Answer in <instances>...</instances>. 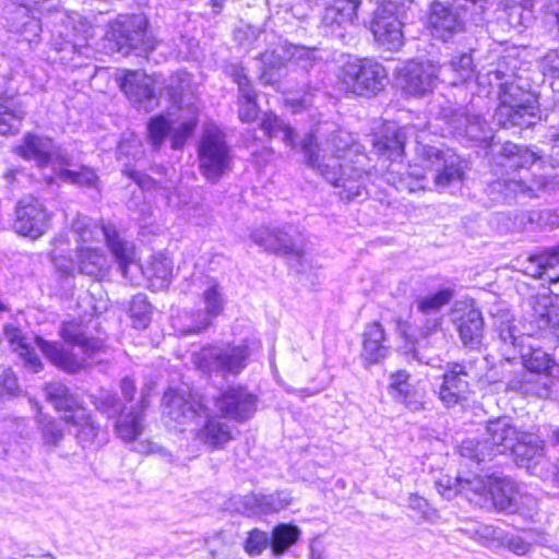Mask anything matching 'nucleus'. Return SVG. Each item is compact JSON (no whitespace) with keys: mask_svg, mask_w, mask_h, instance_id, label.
<instances>
[{"mask_svg":"<svg viewBox=\"0 0 559 559\" xmlns=\"http://www.w3.org/2000/svg\"><path fill=\"white\" fill-rule=\"evenodd\" d=\"M305 163L332 186L340 188L342 200L352 201L362 194L368 176V157L350 134L336 131L318 142L313 134H306L300 143Z\"/></svg>","mask_w":559,"mask_h":559,"instance_id":"1","label":"nucleus"},{"mask_svg":"<svg viewBox=\"0 0 559 559\" xmlns=\"http://www.w3.org/2000/svg\"><path fill=\"white\" fill-rule=\"evenodd\" d=\"M515 74L507 70V62L500 61L493 70L478 74L479 84L487 83L498 90L499 105L495 112L497 123L503 128L531 127L537 118L538 105L534 95L514 83Z\"/></svg>","mask_w":559,"mask_h":559,"instance_id":"2","label":"nucleus"},{"mask_svg":"<svg viewBox=\"0 0 559 559\" xmlns=\"http://www.w3.org/2000/svg\"><path fill=\"white\" fill-rule=\"evenodd\" d=\"M163 414L179 426L193 425L190 428L197 439L211 447L226 443L231 431L226 423L210 418V412L202 399L197 394L180 393L168 390L163 397Z\"/></svg>","mask_w":559,"mask_h":559,"instance_id":"3","label":"nucleus"},{"mask_svg":"<svg viewBox=\"0 0 559 559\" xmlns=\"http://www.w3.org/2000/svg\"><path fill=\"white\" fill-rule=\"evenodd\" d=\"M500 165L506 169L502 177L489 185L491 192L504 198L518 194L537 197L539 191L548 189L550 181L543 175L530 174L532 166L540 158L536 153L512 142H506L499 152Z\"/></svg>","mask_w":559,"mask_h":559,"instance_id":"4","label":"nucleus"},{"mask_svg":"<svg viewBox=\"0 0 559 559\" xmlns=\"http://www.w3.org/2000/svg\"><path fill=\"white\" fill-rule=\"evenodd\" d=\"M60 336L66 343L76 346L79 353L66 349L58 342H49L40 336L35 338L36 346L44 356L57 368L75 373L86 368L91 360L103 350V342L98 338L90 337L86 326L78 321H68L61 325Z\"/></svg>","mask_w":559,"mask_h":559,"instance_id":"5","label":"nucleus"},{"mask_svg":"<svg viewBox=\"0 0 559 559\" xmlns=\"http://www.w3.org/2000/svg\"><path fill=\"white\" fill-rule=\"evenodd\" d=\"M523 432L518 430L511 419L498 417L487 423L484 439L464 440L459 447V453L462 459L479 465L491 461L497 455L511 452L522 438Z\"/></svg>","mask_w":559,"mask_h":559,"instance_id":"6","label":"nucleus"},{"mask_svg":"<svg viewBox=\"0 0 559 559\" xmlns=\"http://www.w3.org/2000/svg\"><path fill=\"white\" fill-rule=\"evenodd\" d=\"M340 90L356 96H373L388 82L385 68L371 59L346 62L337 74Z\"/></svg>","mask_w":559,"mask_h":559,"instance_id":"7","label":"nucleus"},{"mask_svg":"<svg viewBox=\"0 0 559 559\" xmlns=\"http://www.w3.org/2000/svg\"><path fill=\"white\" fill-rule=\"evenodd\" d=\"M13 152L26 162H33L38 168L50 167L52 173L59 166H71L69 153L57 146L51 138L27 132Z\"/></svg>","mask_w":559,"mask_h":559,"instance_id":"8","label":"nucleus"},{"mask_svg":"<svg viewBox=\"0 0 559 559\" xmlns=\"http://www.w3.org/2000/svg\"><path fill=\"white\" fill-rule=\"evenodd\" d=\"M417 154L424 165L435 169L433 185L439 192L451 188H459L465 179L463 160L450 151L435 146L421 145Z\"/></svg>","mask_w":559,"mask_h":559,"instance_id":"9","label":"nucleus"},{"mask_svg":"<svg viewBox=\"0 0 559 559\" xmlns=\"http://www.w3.org/2000/svg\"><path fill=\"white\" fill-rule=\"evenodd\" d=\"M200 168L212 180L223 176L230 167L231 156L224 134L215 127L207 128L199 148Z\"/></svg>","mask_w":559,"mask_h":559,"instance_id":"10","label":"nucleus"},{"mask_svg":"<svg viewBox=\"0 0 559 559\" xmlns=\"http://www.w3.org/2000/svg\"><path fill=\"white\" fill-rule=\"evenodd\" d=\"M111 37L118 46V50L129 53L131 50L148 52L155 48L156 41L147 33V21L143 15H132L112 25Z\"/></svg>","mask_w":559,"mask_h":559,"instance_id":"11","label":"nucleus"},{"mask_svg":"<svg viewBox=\"0 0 559 559\" xmlns=\"http://www.w3.org/2000/svg\"><path fill=\"white\" fill-rule=\"evenodd\" d=\"M50 214L33 195L22 198L15 206L13 228L22 236L37 239L49 228Z\"/></svg>","mask_w":559,"mask_h":559,"instance_id":"12","label":"nucleus"},{"mask_svg":"<svg viewBox=\"0 0 559 559\" xmlns=\"http://www.w3.org/2000/svg\"><path fill=\"white\" fill-rule=\"evenodd\" d=\"M391 3L378 7L370 29L379 47L388 51H399L404 45L403 22Z\"/></svg>","mask_w":559,"mask_h":559,"instance_id":"13","label":"nucleus"},{"mask_svg":"<svg viewBox=\"0 0 559 559\" xmlns=\"http://www.w3.org/2000/svg\"><path fill=\"white\" fill-rule=\"evenodd\" d=\"M489 479V495L497 510L513 513L522 509L533 510L536 507V499L530 493L522 492L510 477L493 475Z\"/></svg>","mask_w":559,"mask_h":559,"instance_id":"14","label":"nucleus"},{"mask_svg":"<svg viewBox=\"0 0 559 559\" xmlns=\"http://www.w3.org/2000/svg\"><path fill=\"white\" fill-rule=\"evenodd\" d=\"M440 115L457 136L483 143L493 139L490 127L480 115L468 114L464 108L451 106L442 107Z\"/></svg>","mask_w":559,"mask_h":559,"instance_id":"15","label":"nucleus"},{"mask_svg":"<svg viewBox=\"0 0 559 559\" xmlns=\"http://www.w3.org/2000/svg\"><path fill=\"white\" fill-rule=\"evenodd\" d=\"M438 80H440L438 64L432 61H408L397 76L403 91L413 96L431 92Z\"/></svg>","mask_w":559,"mask_h":559,"instance_id":"16","label":"nucleus"},{"mask_svg":"<svg viewBox=\"0 0 559 559\" xmlns=\"http://www.w3.org/2000/svg\"><path fill=\"white\" fill-rule=\"evenodd\" d=\"M531 307L528 334L559 340V308L552 305L550 295L537 294L528 300Z\"/></svg>","mask_w":559,"mask_h":559,"instance_id":"17","label":"nucleus"},{"mask_svg":"<svg viewBox=\"0 0 559 559\" xmlns=\"http://www.w3.org/2000/svg\"><path fill=\"white\" fill-rule=\"evenodd\" d=\"M427 27L433 38L445 43L461 34L465 23L456 8L436 1L431 3Z\"/></svg>","mask_w":559,"mask_h":559,"instance_id":"18","label":"nucleus"},{"mask_svg":"<svg viewBox=\"0 0 559 559\" xmlns=\"http://www.w3.org/2000/svg\"><path fill=\"white\" fill-rule=\"evenodd\" d=\"M361 0H331L323 7L321 23L330 29L331 35L345 38L349 27L358 20V9Z\"/></svg>","mask_w":559,"mask_h":559,"instance_id":"19","label":"nucleus"},{"mask_svg":"<svg viewBox=\"0 0 559 559\" xmlns=\"http://www.w3.org/2000/svg\"><path fill=\"white\" fill-rule=\"evenodd\" d=\"M474 379L472 366L453 364L443 374V381L439 388V397L447 407L461 404L466 401L469 390V381Z\"/></svg>","mask_w":559,"mask_h":559,"instance_id":"20","label":"nucleus"},{"mask_svg":"<svg viewBox=\"0 0 559 559\" xmlns=\"http://www.w3.org/2000/svg\"><path fill=\"white\" fill-rule=\"evenodd\" d=\"M191 285L195 293H201L205 306V314L202 320L193 329L200 332L211 324V320L222 313L224 309L225 298L218 282L203 273H194L191 276Z\"/></svg>","mask_w":559,"mask_h":559,"instance_id":"21","label":"nucleus"},{"mask_svg":"<svg viewBox=\"0 0 559 559\" xmlns=\"http://www.w3.org/2000/svg\"><path fill=\"white\" fill-rule=\"evenodd\" d=\"M120 88L139 110L150 111L157 105L154 82L141 71H127L120 80Z\"/></svg>","mask_w":559,"mask_h":559,"instance_id":"22","label":"nucleus"},{"mask_svg":"<svg viewBox=\"0 0 559 559\" xmlns=\"http://www.w3.org/2000/svg\"><path fill=\"white\" fill-rule=\"evenodd\" d=\"M245 355L241 349L223 353L221 349H202L194 358L195 366L204 372H215L223 377L239 374Z\"/></svg>","mask_w":559,"mask_h":559,"instance_id":"23","label":"nucleus"},{"mask_svg":"<svg viewBox=\"0 0 559 559\" xmlns=\"http://www.w3.org/2000/svg\"><path fill=\"white\" fill-rule=\"evenodd\" d=\"M496 330L502 345L506 347L504 355L506 359L509 361L514 359L515 356H510L508 349H513L514 353L522 352V349H524L525 337L534 335L528 334L527 329L522 331L520 329V322L510 313H502L497 318Z\"/></svg>","mask_w":559,"mask_h":559,"instance_id":"24","label":"nucleus"},{"mask_svg":"<svg viewBox=\"0 0 559 559\" xmlns=\"http://www.w3.org/2000/svg\"><path fill=\"white\" fill-rule=\"evenodd\" d=\"M518 466L535 473L537 466L544 461V448L538 437L523 432L518 444L510 452Z\"/></svg>","mask_w":559,"mask_h":559,"instance_id":"25","label":"nucleus"},{"mask_svg":"<svg viewBox=\"0 0 559 559\" xmlns=\"http://www.w3.org/2000/svg\"><path fill=\"white\" fill-rule=\"evenodd\" d=\"M102 233L106 239L107 246L116 259L119 269L124 277L128 276L129 267L135 264L134 246L118 235L115 226L104 224Z\"/></svg>","mask_w":559,"mask_h":559,"instance_id":"26","label":"nucleus"},{"mask_svg":"<svg viewBox=\"0 0 559 559\" xmlns=\"http://www.w3.org/2000/svg\"><path fill=\"white\" fill-rule=\"evenodd\" d=\"M409 377L406 370L391 373L389 392L395 401L404 404L412 412H417L423 409L424 404L418 391L409 383Z\"/></svg>","mask_w":559,"mask_h":559,"instance_id":"27","label":"nucleus"},{"mask_svg":"<svg viewBox=\"0 0 559 559\" xmlns=\"http://www.w3.org/2000/svg\"><path fill=\"white\" fill-rule=\"evenodd\" d=\"M148 404L147 397L142 395L139 405L136 407L132 406L129 413L122 414L116 421L115 429L120 439L130 442L136 440L143 433L144 409Z\"/></svg>","mask_w":559,"mask_h":559,"instance_id":"28","label":"nucleus"},{"mask_svg":"<svg viewBox=\"0 0 559 559\" xmlns=\"http://www.w3.org/2000/svg\"><path fill=\"white\" fill-rule=\"evenodd\" d=\"M440 81L455 86L465 83L474 75L473 58L469 53L453 57L450 62L438 64Z\"/></svg>","mask_w":559,"mask_h":559,"instance_id":"29","label":"nucleus"},{"mask_svg":"<svg viewBox=\"0 0 559 559\" xmlns=\"http://www.w3.org/2000/svg\"><path fill=\"white\" fill-rule=\"evenodd\" d=\"M388 354L385 332L379 322L366 326L362 335V357L370 364L379 362Z\"/></svg>","mask_w":559,"mask_h":559,"instance_id":"30","label":"nucleus"},{"mask_svg":"<svg viewBox=\"0 0 559 559\" xmlns=\"http://www.w3.org/2000/svg\"><path fill=\"white\" fill-rule=\"evenodd\" d=\"M292 498L285 490L270 495L252 492L247 495V513L262 514L278 512L289 506Z\"/></svg>","mask_w":559,"mask_h":559,"instance_id":"31","label":"nucleus"},{"mask_svg":"<svg viewBox=\"0 0 559 559\" xmlns=\"http://www.w3.org/2000/svg\"><path fill=\"white\" fill-rule=\"evenodd\" d=\"M46 400L63 416L76 413L83 406L81 401L62 382H49L44 386Z\"/></svg>","mask_w":559,"mask_h":559,"instance_id":"32","label":"nucleus"},{"mask_svg":"<svg viewBox=\"0 0 559 559\" xmlns=\"http://www.w3.org/2000/svg\"><path fill=\"white\" fill-rule=\"evenodd\" d=\"M457 330L465 346H477L483 337L484 320L477 309H468L457 319Z\"/></svg>","mask_w":559,"mask_h":559,"instance_id":"33","label":"nucleus"},{"mask_svg":"<svg viewBox=\"0 0 559 559\" xmlns=\"http://www.w3.org/2000/svg\"><path fill=\"white\" fill-rule=\"evenodd\" d=\"M69 166H59L56 168L55 175L46 176L45 181L48 185L56 180L73 183L86 188H97L98 177L96 173L88 167H80L79 170L68 169Z\"/></svg>","mask_w":559,"mask_h":559,"instance_id":"34","label":"nucleus"},{"mask_svg":"<svg viewBox=\"0 0 559 559\" xmlns=\"http://www.w3.org/2000/svg\"><path fill=\"white\" fill-rule=\"evenodd\" d=\"M76 264L81 273L96 277L107 270V258L99 249L80 246Z\"/></svg>","mask_w":559,"mask_h":559,"instance_id":"35","label":"nucleus"},{"mask_svg":"<svg viewBox=\"0 0 559 559\" xmlns=\"http://www.w3.org/2000/svg\"><path fill=\"white\" fill-rule=\"evenodd\" d=\"M493 475H480L468 473L461 476L462 495H464L471 502L480 503L486 500L489 495V478Z\"/></svg>","mask_w":559,"mask_h":559,"instance_id":"36","label":"nucleus"},{"mask_svg":"<svg viewBox=\"0 0 559 559\" xmlns=\"http://www.w3.org/2000/svg\"><path fill=\"white\" fill-rule=\"evenodd\" d=\"M63 420L78 428L76 437L82 443H93L98 436L99 426L92 420L84 407L74 414L63 416Z\"/></svg>","mask_w":559,"mask_h":559,"instance_id":"37","label":"nucleus"},{"mask_svg":"<svg viewBox=\"0 0 559 559\" xmlns=\"http://www.w3.org/2000/svg\"><path fill=\"white\" fill-rule=\"evenodd\" d=\"M285 56L281 57L275 51H265L261 53V74L260 80L265 85L278 83L286 70Z\"/></svg>","mask_w":559,"mask_h":559,"instance_id":"38","label":"nucleus"},{"mask_svg":"<svg viewBox=\"0 0 559 559\" xmlns=\"http://www.w3.org/2000/svg\"><path fill=\"white\" fill-rule=\"evenodd\" d=\"M144 274L151 282V286L155 289H163L168 286L171 274V261L162 254L153 257L150 265L145 269Z\"/></svg>","mask_w":559,"mask_h":559,"instance_id":"39","label":"nucleus"},{"mask_svg":"<svg viewBox=\"0 0 559 559\" xmlns=\"http://www.w3.org/2000/svg\"><path fill=\"white\" fill-rule=\"evenodd\" d=\"M299 527L290 524H280L274 527L271 538L272 552L275 556L285 554L300 537Z\"/></svg>","mask_w":559,"mask_h":559,"instance_id":"40","label":"nucleus"},{"mask_svg":"<svg viewBox=\"0 0 559 559\" xmlns=\"http://www.w3.org/2000/svg\"><path fill=\"white\" fill-rule=\"evenodd\" d=\"M245 394L242 388H230L222 393V395L215 399V406L225 416L230 418H237L241 416L243 408Z\"/></svg>","mask_w":559,"mask_h":559,"instance_id":"41","label":"nucleus"},{"mask_svg":"<svg viewBox=\"0 0 559 559\" xmlns=\"http://www.w3.org/2000/svg\"><path fill=\"white\" fill-rule=\"evenodd\" d=\"M404 145L405 134L397 128H388L384 135L377 136L373 141V146L380 153H388L392 159L402 156L404 152Z\"/></svg>","mask_w":559,"mask_h":559,"instance_id":"42","label":"nucleus"},{"mask_svg":"<svg viewBox=\"0 0 559 559\" xmlns=\"http://www.w3.org/2000/svg\"><path fill=\"white\" fill-rule=\"evenodd\" d=\"M92 36V27L80 19L79 26L73 25V35H66V43L60 50H71L79 56H90L87 39Z\"/></svg>","mask_w":559,"mask_h":559,"instance_id":"43","label":"nucleus"},{"mask_svg":"<svg viewBox=\"0 0 559 559\" xmlns=\"http://www.w3.org/2000/svg\"><path fill=\"white\" fill-rule=\"evenodd\" d=\"M260 126L266 135L274 138L281 136L286 145L290 147L295 146L296 133L294 129L278 117L271 114H264Z\"/></svg>","mask_w":559,"mask_h":559,"instance_id":"44","label":"nucleus"},{"mask_svg":"<svg viewBox=\"0 0 559 559\" xmlns=\"http://www.w3.org/2000/svg\"><path fill=\"white\" fill-rule=\"evenodd\" d=\"M25 116L26 110L20 104L0 106V134L8 135L19 132Z\"/></svg>","mask_w":559,"mask_h":559,"instance_id":"45","label":"nucleus"},{"mask_svg":"<svg viewBox=\"0 0 559 559\" xmlns=\"http://www.w3.org/2000/svg\"><path fill=\"white\" fill-rule=\"evenodd\" d=\"M440 328V319H427L425 323L418 329L417 334L414 335L413 348H412V357L423 364H431V358L421 355L420 349L423 347V342L438 332Z\"/></svg>","mask_w":559,"mask_h":559,"instance_id":"46","label":"nucleus"},{"mask_svg":"<svg viewBox=\"0 0 559 559\" xmlns=\"http://www.w3.org/2000/svg\"><path fill=\"white\" fill-rule=\"evenodd\" d=\"M283 52L285 58L298 66L306 74L309 73V68L312 67L317 60L316 48L285 44Z\"/></svg>","mask_w":559,"mask_h":559,"instance_id":"47","label":"nucleus"},{"mask_svg":"<svg viewBox=\"0 0 559 559\" xmlns=\"http://www.w3.org/2000/svg\"><path fill=\"white\" fill-rule=\"evenodd\" d=\"M519 353L522 356L524 367L528 371L536 373L548 371V374L550 376V371H552V365L556 362L547 353L540 349H532L527 354H525L524 349H522V352Z\"/></svg>","mask_w":559,"mask_h":559,"instance_id":"48","label":"nucleus"},{"mask_svg":"<svg viewBox=\"0 0 559 559\" xmlns=\"http://www.w3.org/2000/svg\"><path fill=\"white\" fill-rule=\"evenodd\" d=\"M8 21L9 29L11 32L20 34L33 32L36 34V32L39 29L38 22L29 16L26 4L15 8V10L12 12V16Z\"/></svg>","mask_w":559,"mask_h":559,"instance_id":"49","label":"nucleus"},{"mask_svg":"<svg viewBox=\"0 0 559 559\" xmlns=\"http://www.w3.org/2000/svg\"><path fill=\"white\" fill-rule=\"evenodd\" d=\"M38 424L44 447L49 450L58 447L63 439V431L60 424L46 417H40Z\"/></svg>","mask_w":559,"mask_h":559,"instance_id":"50","label":"nucleus"},{"mask_svg":"<svg viewBox=\"0 0 559 559\" xmlns=\"http://www.w3.org/2000/svg\"><path fill=\"white\" fill-rule=\"evenodd\" d=\"M278 245L282 247L276 250V254L286 255L295 259H301L305 254L304 241L300 236L293 237L280 228Z\"/></svg>","mask_w":559,"mask_h":559,"instance_id":"51","label":"nucleus"},{"mask_svg":"<svg viewBox=\"0 0 559 559\" xmlns=\"http://www.w3.org/2000/svg\"><path fill=\"white\" fill-rule=\"evenodd\" d=\"M453 297V290L444 288L438 293L419 298L417 300V308L423 313H430L439 311L443 306L448 305Z\"/></svg>","mask_w":559,"mask_h":559,"instance_id":"52","label":"nucleus"},{"mask_svg":"<svg viewBox=\"0 0 559 559\" xmlns=\"http://www.w3.org/2000/svg\"><path fill=\"white\" fill-rule=\"evenodd\" d=\"M94 405L108 418H115L118 415H122L124 411V406L117 396L106 391H100L99 394L95 396Z\"/></svg>","mask_w":559,"mask_h":559,"instance_id":"53","label":"nucleus"},{"mask_svg":"<svg viewBox=\"0 0 559 559\" xmlns=\"http://www.w3.org/2000/svg\"><path fill=\"white\" fill-rule=\"evenodd\" d=\"M548 258L543 280L550 284V293L559 298V246L548 252Z\"/></svg>","mask_w":559,"mask_h":559,"instance_id":"54","label":"nucleus"},{"mask_svg":"<svg viewBox=\"0 0 559 559\" xmlns=\"http://www.w3.org/2000/svg\"><path fill=\"white\" fill-rule=\"evenodd\" d=\"M280 228L261 227L254 230L251 235L252 240L264 248L266 251L276 253V250L282 248L278 245Z\"/></svg>","mask_w":559,"mask_h":559,"instance_id":"55","label":"nucleus"},{"mask_svg":"<svg viewBox=\"0 0 559 559\" xmlns=\"http://www.w3.org/2000/svg\"><path fill=\"white\" fill-rule=\"evenodd\" d=\"M147 131L150 141L157 148L170 132V122L164 116L152 118L147 126Z\"/></svg>","mask_w":559,"mask_h":559,"instance_id":"56","label":"nucleus"},{"mask_svg":"<svg viewBox=\"0 0 559 559\" xmlns=\"http://www.w3.org/2000/svg\"><path fill=\"white\" fill-rule=\"evenodd\" d=\"M320 85L319 82L308 80L307 82L302 83L300 86L297 87V92H302L301 97H292L288 98L287 102L292 104L294 108H307L311 105V98L314 95L317 91H319Z\"/></svg>","mask_w":559,"mask_h":559,"instance_id":"57","label":"nucleus"},{"mask_svg":"<svg viewBox=\"0 0 559 559\" xmlns=\"http://www.w3.org/2000/svg\"><path fill=\"white\" fill-rule=\"evenodd\" d=\"M130 312L133 318L140 321L142 326H146L148 322V314L151 313V305L143 294H138L133 297L130 304Z\"/></svg>","mask_w":559,"mask_h":559,"instance_id":"58","label":"nucleus"},{"mask_svg":"<svg viewBox=\"0 0 559 559\" xmlns=\"http://www.w3.org/2000/svg\"><path fill=\"white\" fill-rule=\"evenodd\" d=\"M548 259V252L538 255H530L523 263L524 273L532 277L544 278V271Z\"/></svg>","mask_w":559,"mask_h":559,"instance_id":"59","label":"nucleus"},{"mask_svg":"<svg viewBox=\"0 0 559 559\" xmlns=\"http://www.w3.org/2000/svg\"><path fill=\"white\" fill-rule=\"evenodd\" d=\"M17 355L22 359L24 368L29 372L37 373L43 369L41 359L28 344L20 345Z\"/></svg>","mask_w":559,"mask_h":559,"instance_id":"60","label":"nucleus"},{"mask_svg":"<svg viewBox=\"0 0 559 559\" xmlns=\"http://www.w3.org/2000/svg\"><path fill=\"white\" fill-rule=\"evenodd\" d=\"M269 545L271 539L265 532L252 530L247 537V552L250 555H259Z\"/></svg>","mask_w":559,"mask_h":559,"instance_id":"61","label":"nucleus"},{"mask_svg":"<svg viewBox=\"0 0 559 559\" xmlns=\"http://www.w3.org/2000/svg\"><path fill=\"white\" fill-rule=\"evenodd\" d=\"M460 479L461 476L456 478H451L449 476L439 478L436 481L438 492L448 500L454 498L457 493H462Z\"/></svg>","mask_w":559,"mask_h":559,"instance_id":"62","label":"nucleus"},{"mask_svg":"<svg viewBox=\"0 0 559 559\" xmlns=\"http://www.w3.org/2000/svg\"><path fill=\"white\" fill-rule=\"evenodd\" d=\"M197 122L194 119H189L180 123L177 128L173 129L171 146L179 148L183 145L185 141L191 135Z\"/></svg>","mask_w":559,"mask_h":559,"instance_id":"63","label":"nucleus"},{"mask_svg":"<svg viewBox=\"0 0 559 559\" xmlns=\"http://www.w3.org/2000/svg\"><path fill=\"white\" fill-rule=\"evenodd\" d=\"M90 218L83 215H76L72 221L71 230L78 235V241L87 242L93 238Z\"/></svg>","mask_w":559,"mask_h":559,"instance_id":"64","label":"nucleus"}]
</instances>
